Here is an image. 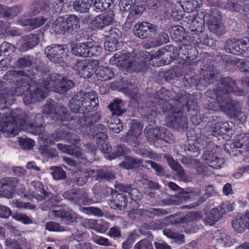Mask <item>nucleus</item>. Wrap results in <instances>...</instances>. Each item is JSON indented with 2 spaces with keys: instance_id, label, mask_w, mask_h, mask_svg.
<instances>
[{
  "instance_id": "obj_1",
  "label": "nucleus",
  "mask_w": 249,
  "mask_h": 249,
  "mask_svg": "<svg viewBox=\"0 0 249 249\" xmlns=\"http://www.w3.org/2000/svg\"><path fill=\"white\" fill-rule=\"evenodd\" d=\"M191 94L181 90L177 93L162 87L156 92L155 98L160 108L167 116L166 124L169 127L177 129L185 128L186 119L182 115L189 109L197 106L196 101H190Z\"/></svg>"
},
{
  "instance_id": "obj_2",
  "label": "nucleus",
  "mask_w": 249,
  "mask_h": 249,
  "mask_svg": "<svg viewBox=\"0 0 249 249\" xmlns=\"http://www.w3.org/2000/svg\"><path fill=\"white\" fill-rule=\"evenodd\" d=\"M90 94L93 95V91L85 93L81 97L76 95L70 100L71 110L78 114L70 120L68 127L76 133L84 132L83 129L93 124V106H92L93 98H89Z\"/></svg>"
},
{
  "instance_id": "obj_3",
  "label": "nucleus",
  "mask_w": 249,
  "mask_h": 249,
  "mask_svg": "<svg viewBox=\"0 0 249 249\" xmlns=\"http://www.w3.org/2000/svg\"><path fill=\"white\" fill-rule=\"evenodd\" d=\"M34 78L32 73L26 71H8L3 79L15 86L5 89L0 94V109L8 108L16 100L15 96L23 93L24 90L29 88V82Z\"/></svg>"
},
{
  "instance_id": "obj_4",
  "label": "nucleus",
  "mask_w": 249,
  "mask_h": 249,
  "mask_svg": "<svg viewBox=\"0 0 249 249\" xmlns=\"http://www.w3.org/2000/svg\"><path fill=\"white\" fill-rule=\"evenodd\" d=\"M220 92L218 89L216 90L218 95L217 99L212 103L205 104L203 111L211 118L214 116L211 115V113L220 110L239 124L246 123L247 115L242 111V107L238 101L231 99L227 100L224 97L220 95Z\"/></svg>"
},
{
  "instance_id": "obj_5",
  "label": "nucleus",
  "mask_w": 249,
  "mask_h": 249,
  "mask_svg": "<svg viewBox=\"0 0 249 249\" xmlns=\"http://www.w3.org/2000/svg\"><path fill=\"white\" fill-rule=\"evenodd\" d=\"M196 20L197 29L202 32L205 29V22L210 32L218 36H222L225 33V26L221 23V14L216 8L210 9L196 10Z\"/></svg>"
},
{
  "instance_id": "obj_6",
  "label": "nucleus",
  "mask_w": 249,
  "mask_h": 249,
  "mask_svg": "<svg viewBox=\"0 0 249 249\" xmlns=\"http://www.w3.org/2000/svg\"><path fill=\"white\" fill-rule=\"evenodd\" d=\"M110 61L127 72H145L148 69L147 62L137 53L125 52L124 50L115 53Z\"/></svg>"
},
{
  "instance_id": "obj_7",
  "label": "nucleus",
  "mask_w": 249,
  "mask_h": 249,
  "mask_svg": "<svg viewBox=\"0 0 249 249\" xmlns=\"http://www.w3.org/2000/svg\"><path fill=\"white\" fill-rule=\"evenodd\" d=\"M144 134L147 140L150 142H155L161 140L168 143H172L174 141V136L167 128L164 127L154 128L151 125L146 126Z\"/></svg>"
},
{
  "instance_id": "obj_8",
  "label": "nucleus",
  "mask_w": 249,
  "mask_h": 249,
  "mask_svg": "<svg viewBox=\"0 0 249 249\" xmlns=\"http://www.w3.org/2000/svg\"><path fill=\"white\" fill-rule=\"evenodd\" d=\"M233 123L231 122H223L221 117L217 116L212 117V121L209 123V130L211 135L218 136L227 135L231 137L232 135Z\"/></svg>"
},
{
  "instance_id": "obj_9",
  "label": "nucleus",
  "mask_w": 249,
  "mask_h": 249,
  "mask_svg": "<svg viewBox=\"0 0 249 249\" xmlns=\"http://www.w3.org/2000/svg\"><path fill=\"white\" fill-rule=\"evenodd\" d=\"M249 39L247 37L241 40L235 38L228 39L225 43L224 48L228 53L249 57Z\"/></svg>"
},
{
  "instance_id": "obj_10",
  "label": "nucleus",
  "mask_w": 249,
  "mask_h": 249,
  "mask_svg": "<svg viewBox=\"0 0 249 249\" xmlns=\"http://www.w3.org/2000/svg\"><path fill=\"white\" fill-rule=\"evenodd\" d=\"M190 101H196L197 106L196 107H195V109H189L188 111H186V112H184L183 114H182L184 117H185L186 119V127L185 128H181V129H177L176 128H173L174 129L178 130V131H185L187 130L188 127V119L187 117L191 115L190 118V120L193 124L195 125H197L201 123L202 122H207L208 123V127L207 130H209V123L212 121V117L210 118L206 114L203 112V113H201L199 109L198 108L199 107L198 106V102L196 99H193L192 98V96L191 95L189 99Z\"/></svg>"
},
{
  "instance_id": "obj_11",
  "label": "nucleus",
  "mask_w": 249,
  "mask_h": 249,
  "mask_svg": "<svg viewBox=\"0 0 249 249\" xmlns=\"http://www.w3.org/2000/svg\"><path fill=\"white\" fill-rule=\"evenodd\" d=\"M42 113L54 121L61 122L69 118L68 111L66 107L51 103H47L43 106Z\"/></svg>"
},
{
  "instance_id": "obj_12",
  "label": "nucleus",
  "mask_w": 249,
  "mask_h": 249,
  "mask_svg": "<svg viewBox=\"0 0 249 249\" xmlns=\"http://www.w3.org/2000/svg\"><path fill=\"white\" fill-rule=\"evenodd\" d=\"M62 196L65 199L79 206L92 204V200L89 197L88 194L81 188H72L65 192Z\"/></svg>"
},
{
  "instance_id": "obj_13",
  "label": "nucleus",
  "mask_w": 249,
  "mask_h": 249,
  "mask_svg": "<svg viewBox=\"0 0 249 249\" xmlns=\"http://www.w3.org/2000/svg\"><path fill=\"white\" fill-rule=\"evenodd\" d=\"M69 50L65 45L53 44L47 47L45 50L46 56L56 63H63L68 56Z\"/></svg>"
},
{
  "instance_id": "obj_14",
  "label": "nucleus",
  "mask_w": 249,
  "mask_h": 249,
  "mask_svg": "<svg viewBox=\"0 0 249 249\" xmlns=\"http://www.w3.org/2000/svg\"><path fill=\"white\" fill-rule=\"evenodd\" d=\"M220 83L222 87H217L216 90L221 92L220 95L224 97L227 100L228 95L231 93L241 96L243 95L244 91L240 89L237 86L235 80L230 77H222L220 79Z\"/></svg>"
},
{
  "instance_id": "obj_15",
  "label": "nucleus",
  "mask_w": 249,
  "mask_h": 249,
  "mask_svg": "<svg viewBox=\"0 0 249 249\" xmlns=\"http://www.w3.org/2000/svg\"><path fill=\"white\" fill-rule=\"evenodd\" d=\"M19 182V178L14 177H5L0 179V196L12 198L17 191Z\"/></svg>"
},
{
  "instance_id": "obj_16",
  "label": "nucleus",
  "mask_w": 249,
  "mask_h": 249,
  "mask_svg": "<svg viewBox=\"0 0 249 249\" xmlns=\"http://www.w3.org/2000/svg\"><path fill=\"white\" fill-rule=\"evenodd\" d=\"M200 74L201 77L200 81L205 85V89L208 85L213 84L217 81L219 71L214 69L213 65L210 62L205 64L203 62L201 67Z\"/></svg>"
},
{
  "instance_id": "obj_17",
  "label": "nucleus",
  "mask_w": 249,
  "mask_h": 249,
  "mask_svg": "<svg viewBox=\"0 0 249 249\" xmlns=\"http://www.w3.org/2000/svg\"><path fill=\"white\" fill-rule=\"evenodd\" d=\"M175 50L176 59L180 58L186 63L196 59L198 53L196 48L189 44H181L179 50L175 47Z\"/></svg>"
},
{
  "instance_id": "obj_18",
  "label": "nucleus",
  "mask_w": 249,
  "mask_h": 249,
  "mask_svg": "<svg viewBox=\"0 0 249 249\" xmlns=\"http://www.w3.org/2000/svg\"><path fill=\"white\" fill-rule=\"evenodd\" d=\"M152 53V64L155 63L154 62L162 57L163 62L162 65H166L170 63L171 61L176 60V50L175 47L173 45H166L163 48Z\"/></svg>"
},
{
  "instance_id": "obj_19",
  "label": "nucleus",
  "mask_w": 249,
  "mask_h": 249,
  "mask_svg": "<svg viewBox=\"0 0 249 249\" xmlns=\"http://www.w3.org/2000/svg\"><path fill=\"white\" fill-rule=\"evenodd\" d=\"M134 33L136 36L142 39L151 37L157 31V27L148 22H142L136 24Z\"/></svg>"
},
{
  "instance_id": "obj_20",
  "label": "nucleus",
  "mask_w": 249,
  "mask_h": 249,
  "mask_svg": "<svg viewBox=\"0 0 249 249\" xmlns=\"http://www.w3.org/2000/svg\"><path fill=\"white\" fill-rule=\"evenodd\" d=\"M142 125L141 123L134 120L131 127L125 136L122 138V141L130 143L131 144H139V136L142 134Z\"/></svg>"
},
{
  "instance_id": "obj_21",
  "label": "nucleus",
  "mask_w": 249,
  "mask_h": 249,
  "mask_svg": "<svg viewBox=\"0 0 249 249\" xmlns=\"http://www.w3.org/2000/svg\"><path fill=\"white\" fill-rule=\"evenodd\" d=\"M29 82V88L24 90L23 93L20 96L24 95L23 100L26 105H29L39 101L41 99L46 98L44 95V91L42 89H40L38 87H36L33 91L28 90L30 89V84ZM20 96V95L19 96Z\"/></svg>"
},
{
  "instance_id": "obj_22",
  "label": "nucleus",
  "mask_w": 249,
  "mask_h": 249,
  "mask_svg": "<svg viewBox=\"0 0 249 249\" xmlns=\"http://www.w3.org/2000/svg\"><path fill=\"white\" fill-rule=\"evenodd\" d=\"M190 73L186 72L184 75L183 79V84L184 86L187 87H194L196 89L202 90L205 89V85L202 84L201 77L197 74H193L195 72L192 73L191 68H189Z\"/></svg>"
},
{
  "instance_id": "obj_23",
  "label": "nucleus",
  "mask_w": 249,
  "mask_h": 249,
  "mask_svg": "<svg viewBox=\"0 0 249 249\" xmlns=\"http://www.w3.org/2000/svg\"><path fill=\"white\" fill-rule=\"evenodd\" d=\"M75 67L80 76L84 78H89L93 74V66L92 63L87 59L78 61Z\"/></svg>"
},
{
  "instance_id": "obj_24",
  "label": "nucleus",
  "mask_w": 249,
  "mask_h": 249,
  "mask_svg": "<svg viewBox=\"0 0 249 249\" xmlns=\"http://www.w3.org/2000/svg\"><path fill=\"white\" fill-rule=\"evenodd\" d=\"M114 21V14L113 12H106L94 18V27L101 29L106 26L112 24Z\"/></svg>"
},
{
  "instance_id": "obj_25",
  "label": "nucleus",
  "mask_w": 249,
  "mask_h": 249,
  "mask_svg": "<svg viewBox=\"0 0 249 249\" xmlns=\"http://www.w3.org/2000/svg\"><path fill=\"white\" fill-rule=\"evenodd\" d=\"M57 148L63 152L72 155L78 158H81L87 161V159L85 158L84 154L82 152L80 147L75 144L66 145L62 143H58L57 145Z\"/></svg>"
},
{
  "instance_id": "obj_26",
  "label": "nucleus",
  "mask_w": 249,
  "mask_h": 249,
  "mask_svg": "<svg viewBox=\"0 0 249 249\" xmlns=\"http://www.w3.org/2000/svg\"><path fill=\"white\" fill-rule=\"evenodd\" d=\"M145 9V2L143 0H135L132 3V8L129 12L126 18V22L132 23L137 18V16L141 14Z\"/></svg>"
},
{
  "instance_id": "obj_27",
  "label": "nucleus",
  "mask_w": 249,
  "mask_h": 249,
  "mask_svg": "<svg viewBox=\"0 0 249 249\" xmlns=\"http://www.w3.org/2000/svg\"><path fill=\"white\" fill-rule=\"evenodd\" d=\"M202 158L205 162L213 169H220L224 164V159L215 156L212 151H206Z\"/></svg>"
},
{
  "instance_id": "obj_28",
  "label": "nucleus",
  "mask_w": 249,
  "mask_h": 249,
  "mask_svg": "<svg viewBox=\"0 0 249 249\" xmlns=\"http://www.w3.org/2000/svg\"><path fill=\"white\" fill-rule=\"evenodd\" d=\"M55 217L60 219L62 223L70 224L77 221V217L72 213L63 208L59 207L58 209L53 211Z\"/></svg>"
},
{
  "instance_id": "obj_29",
  "label": "nucleus",
  "mask_w": 249,
  "mask_h": 249,
  "mask_svg": "<svg viewBox=\"0 0 249 249\" xmlns=\"http://www.w3.org/2000/svg\"><path fill=\"white\" fill-rule=\"evenodd\" d=\"M73 54L83 57H90L93 55L92 47H89L87 43H76L71 48Z\"/></svg>"
},
{
  "instance_id": "obj_30",
  "label": "nucleus",
  "mask_w": 249,
  "mask_h": 249,
  "mask_svg": "<svg viewBox=\"0 0 249 249\" xmlns=\"http://www.w3.org/2000/svg\"><path fill=\"white\" fill-rule=\"evenodd\" d=\"M129 197L123 193L114 194L112 193V199L110 202V206L113 209L120 210H124L126 207Z\"/></svg>"
},
{
  "instance_id": "obj_31",
  "label": "nucleus",
  "mask_w": 249,
  "mask_h": 249,
  "mask_svg": "<svg viewBox=\"0 0 249 249\" xmlns=\"http://www.w3.org/2000/svg\"><path fill=\"white\" fill-rule=\"evenodd\" d=\"M57 77L59 82L56 83L54 86L56 92L61 94H65L74 86V83L73 81L68 79L67 77H62L60 74H58Z\"/></svg>"
},
{
  "instance_id": "obj_32",
  "label": "nucleus",
  "mask_w": 249,
  "mask_h": 249,
  "mask_svg": "<svg viewBox=\"0 0 249 249\" xmlns=\"http://www.w3.org/2000/svg\"><path fill=\"white\" fill-rule=\"evenodd\" d=\"M96 144L98 148L104 153H110L112 147L108 142V136L104 132L96 133Z\"/></svg>"
},
{
  "instance_id": "obj_33",
  "label": "nucleus",
  "mask_w": 249,
  "mask_h": 249,
  "mask_svg": "<svg viewBox=\"0 0 249 249\" xmlns=\"http://www.w3.org/2000/svg\"><path fill=\"white\" fill-rule=\"evenodd\" d=\"M23 43L21 45V49L24 51L32 49L38 45L39 42V38L37 35L30 34L23 36L21 37Z\"/></svg>"
},
{
  "instance_id": "obj_34",
  "label": "nucleus",
  "mask_w": 249,
  "mask_h": 249,
  "mask_svg": "<svg viewBox=\"0 0 249 249\" xmlns=\"http://www.w3.org/2000/svg\"><path fill=\"white\" fill-rule=\"evenodd\" d=\"M190 39L193 41L196 47L199 48H203V45L207 46H212L214 40L213 38L204 36V30L202 32L198 33L197 35L190 36Z\"/></svg>"
},
{
  "instance_id": "obj_35",
  "label": "nucleus",
  "mask_w": 249,
  "mask_h": 249,
  "mask_svg": "<svg viewBox=\"0 0 249 249\" xmlns=\"http://www.w3.org/2000/svg\"><path fill=\"white\" fill-rule=\"evenodd\" d=\"M182 20L183 22L186 23L184 24L186 28L188 29V33L190 34V36L197 35L198 33L201 32V30L197 29V25L196 23V20L193 15H191L189 13L184 14Z\"/></svg>"
},
{
  "instance_id": "obj_36",
  "label": "nucleus",
  "mask_w": 249,
  "mask_h": 249,
  "mask_svg": "<svg viewBox=\"0 0 249 249\" xmlns=\"http://www.w3.org/2000/svg\"><path fill=\"white\" fill-rule=\"evenodd\" d=\"M94 74L98 80L107 81L114 77V72L108 67L99 66L96 67V64H94Z\"/></svg>"
},
{
  "instance_id": "obj_37",
  "label": "nucleus",
  "mask_w": 249,
  "mask_h": 249,
  "mask_svg": "<svg viewBox=\"0 0 249 249\" xmlns=\"http://www.w3.org/2000/svg\"><path fill=\"white\" fill-rule=\"evenodd\" d=\"M169 32L171 38L175 42H181L185 38V30L181 26L173 25L169 29Z\"/></svg>"
},
{
  "instance_id": "obj_38",
  "label": "nucleus",
  "mask_w": 249,
  "mask_h": 249,
  "mask_svg": "<svg viewBox=\"0 0 249 249\" xmlns=\"http://www.w3.org/2000/svg\"><path fill=\"white\" fill-rule=\"evenodd\" d=\"M222 217V213L217 208H213L210 211L204 213V219L205 222L210 225H213Z\"/></svg>"
},
{
  "instance_id": "obj_39",
  "label": "nucleus",
  "mask_w": 249,
  "mask_h": 249,
  "mask_svg": "<svg viewBox=\"0 0 249 249\" xmlns=\"http://www.w3.org/2000/svg\"><path fill=\"white\" fill-rule=\"evenodd\" d=\"M130 151L124 144H119L114 147L113 151L108 153L106 158L112 160L117 158L129 154Z\"/></svg>"
},
{
  "instance_id": "obj_40",
  "label": "nucleus",
  "mask_w": 249,
  "mask_h": 249,
  "mask_svg": "<svg viewBox=\"0 0 249 249\" xmlns=\"http://www.w3.org/2000/svg\"><path fill=\"white\" fill-rule=\"evenodd\" d=\"M67 16L57 18L52 25V28L54 32L59 35L67 33Z\"/></svg>"
},
{
  "instance_id": "obj_41",
  "label": "nucleus",
  "mask_w": 249,
  "mask_h": 249,
  "mask_svg": "<svg viewBox=\"0 0 249 249\" xmlns=\"http://www.w3.org/2000/svg\"><path fill=\"white\" fill-rule=\"evenodd\" d=\"M124 107V102L121 99L115 98L108 106V108L113 115L122 116L126 112Z\"/></svg>"
},
{
  "instance_id": "obj_42",
  "label": "nucleus",
  "mask_w": 249,
  "mask_h": 249,
  "mask_svg": "<svg viewBox=\"0 0 249 249\" xmlns=\"http://www.w3.org/2000/svg\"><path fill=\"white\" fill-rule=\"evenodd\" d=\"M96 179L99 180L110 181L116 178L114 172L110 167H104L96 171Z\"/></svg>"
},
{
  "instance_id": "obj_43",
  "label": "nucleus",
  "mask_w": 249,
  "mask_h": 249,
  "mask_svg": "<svg viewBox=\"0 0 249 249\" xmlns=\"http://www.w3.org/2000/svg\"><path fill=\"white\" fill-rule=\"evenodd\" d=\"M93 0H76L73 3L74 9L80 13H87L89 11Z\"/></svg>"
},
{
  "instance_id": "obj_44",
  "label": "nucleus",
  "mask_w": 249,
  "mask_h": 249,
  "mask_svg": "<svg viewBox=\"0 0 249 249\" xmlns=\"http://www.w3.org/2000/svg\"><path fill=\"white\" fill-rule=\"evenodd\" d=\"M68 25L67 26V33L72 34L73 32H77L80 27L79 18L78 17L70 15L67 16Z\"/></svg>"
},
{
  "instance_id": "obj_45",
  "label": "nucleus",
  "mask_w": 249,
  "mask_h": 249,
  "mask_svg": "<svg viewBox=\"0 0 249 249\" xmlns=\"http://www.w3.org/2000/svg\"><path fill=\"white\" fill-rule=\"evenodd\" d=\"M202 5L201 0H187L181 6L184 11L186 13H190L197 10Z\"/></svg>"
},
{
  "instance_id": "obj_46",
  "label": "nucleus",
  "mask_w": 249,
  "mask_h": 249,
  "mask_svg": "<svg viewBox=\"0 0 249 249\" xmlns=\"http://www.w3.org/2000/svg\"><path fill=\"white\" fill-rule=\"evenodd\" d=\"M166 159L169 166L177 173L178 176L180 178L184 176V170L182 166L177 161L175 160L174 158L170 155L167 156Z\"/></svg>"
},
{
  "instance_id": "obj_47",
  "label": "nucleus",
  "mask_w": 249,
  "mask_h": 249,
  "mask_svg": "<svg viewBox=\"0 0 249 249\" xmlns=\"http://www.w3.org/2000/svg\"><path fill=\"white\" fill-rule=\"evenodd\" d=\"M200 189H193L189 192L185 191L180 192V196L181 197L182 202L183 201H190L192 200L197 199L201 196Z\"/></svg>"
},
{
  "instance_id": "obj_48",
  "label": "nucleus",
  "mask_w": 249,
  "mask_h": 249,
  "mask_svg": "<svg viewBox=\"0 0 249 249\" xmlns=\"http://www.w3.org/2000/svg\"><path fill=\"white\" fill-rule=\"evenodd\" d=\"M166 214V211L162 209L150 208L149 209H142L141 215L148 218H154L155 216Z\"/></svg>"
},
{
  "instance_id": "obj_49",
  "label": "nucleus",
  "mask_w": 249,
  "mask_h": 249,
  "mask_svg": "<svg viewBox=\"0 0 249 249\" xmlns=\"http://www.w3.org/2000/svg\"><path fill=\"white\" fill-rule=\"evenodd\" d=\"M234 147L245 148L249 152V133H241L237 135L234 144Z\"/></svg>"
},
{
  "instance_id": "obj_50",
  "label": "nucleus",
  "mask_w": 249,
  "mask_h": 249,
  "mask_svg": "<svg viewBox=\"0 0 249 249\" xmlns=\"http://www.w3.org/2000/svg\"><path fill=\"white\" fill-rule=\"evenodd\" d=\"M19 12V8L17 6L7 8L0 5V18H10L16 17Z\"/></svg>"
},
{
  "instance_id": "obj_51",
  "label": "nucleus",
  "mask_w": 249,
  "mask_h": 249,
  "mask_svg": "<svg viewBox=\"0 0 249 249\" xmlns=\"http://www.w3.org/2000/svg\"><path fill=\"white\" fill-rule=\"evenodd\" d=\"M32 186L35 188L36 191L42 195H39L37 199L41 201L45 200V197L48 196L49 193L45 189L44 184L39 181H33L31 182Z\"/></svg>"
},
{
  "instance_id": "obj_52",
  "label": "nucleus",
  "mask_w": 249,
  "mask_h": 249,
  "mask_svg": "<svg viewBox=\"0 0 249 249\" xmlns=\"http://www.w3.org/2000/svg\"><path fill=\"white\" fill-rule=\"evenodd\" d=\"M194 168L196 169L197 174L203 177H208L211 175V171L209 167L201 163L197 160H194Z\"/></svg>"
},
{
  "instance_id": "obj_53",
  "label": "nucleus",
  "mask_w": 249,
  "mask_h": 249,
  "mask_svg": "<svg viewBox=\"0 0 249 249\" xmlns=\"http://www.w3.org/2000/svg\"><path fill=\"white\" fill-rule=\"evenodd\" d=\"M140 164V160L131 156L125 157V160L119 164L121 167L126 169H132Z\"/></svg>"
},
{
  "instance_id": "obj_54",
  "label": "nucleus",
  "mask_w": 249,
  "mask_h": 249,
  "mask_svg": "<svg viewBox=\"0 0 249 249\" xmlns=\"http://www.w3.org/2000/svg\"><path fill=\"white\" fill-rule=\"evenodd\" d=\"M232 226L238 232H243L246 228H248L245 218H244L242 217H240L233 220L232 221Z\"/></svg>"
},
{
  "instance_id": "obj_55",
  "label": "nucleus",
  "mask_w": 249,
  "mask_h": 249,
  "mask_svg": "<svg viewBox=\"0 0 249 249\" xmlns=\"http://www.w3.org/2000/svg\"><path fill=\"white\" fill-rule=\"evenodd\" d=\"M40 153L44 156L49 158L56 157L57 152L55 148H53L47 145H40L39 148Z\"/></svg>"
},
{
  "instance_id": "obj_56",
  "label": "nucleus",
  "mask_w": 249,
  "mask_h": 249,
  "mask_svg": "<svg viewBox=\"0 0 249 249\" xmlns=\"http://www.w3.org/2000/svg\"><path fill=\"white\" fill-rule=\"evenodd\" d=\"M186 135L189 141L197 143L199 142L201 136L200 129L194 128L189 130L186 133Z\"/></svg>"
},
{
  "instance_id": "obj_57",
  "label": "nucleus",
  "mask_w": 249,
  "mask_h": 249,
  "mask_svg": "<svg viewBox=\"0 0 249 249\" xmlns=\"http://www.w3.org/2000/svg\"><path fill=\"white\" fill-rule=\"evenodd\" d=\"M112 1V0H95L94 11L99 12L107 10L110 7Z\"/></svg>"
},
{
  "instance_id": "obj_58",
  "label": "nucleus",
  "mask_w": 249,
  "mask_h": 249,
  "mask_svg": "<svg viewBox=\"0 0 249 249\" xmlns=\"http://www.w3.org/2000/svg\"><path fill=\"white\" fill-rule=\"evenodd\" d=\"M50 169L53 171L52 175L54 179L60 180L66 178V173L62 168L58 166H52Z\"/></svg>"
},
{
  "instance_id": "obj_59",
  "label": "nucleus",
  "mask_w": 249,
  "mask_h": 249,
  "mask_svg": "<svg viewBox=\"0 0 249 249\" xmlns=\"http://www.w3.org/2000/svg\"><path fill=\"white\" fill-rule=\"evenodd\" d=\"M14 45L4 41L0 46V55L8 56L14 52Z\"/></svg>"
},
{
  "instance_id": "obj_60",
  "label": "nucleus",
  "mask_w": 249,
  "mask_h": 249,
  "mask_svg": "<svg viewBox=\"0 0 249 249\" xmlns=\"http://www.w3.org/2000/svg\"><path fill=\"white\" fill-rule=\"evenodd\" d=\"M55 141H58L61 140L65 139L66 138L69 139V133L68 131V128L65 127H61L58 128L54 133H53Z\"/></svg>"
},
{
  "instance_id": "obj_61",
  "label": "nucleus",
  "mask_w": 249,
  "mask_h": 249,
  "mask_svg": "<svg viewBox=\"0 0 249 249\" xmlns=\"http://www.w3.org/2000/svg\"><path fill=\"white\" fill-rule=\"evenodd\" d=\"M161 202L163 205H179L182 203V200L180 194H178L177 196H172L170 197L162 199Z\"/></svg>"
},
{
  "instance_id": "obj_62",
  "label": "nucleus",
  "mask_w": 249,
  "mask_h": 249,
  "mask_svg": "<svg viewBox=\"0 0 249 249\" xmlns=\"http://www.w3.org/2000/svg\"><path fill=\"white\" fill-rule=\"evenodd\" d=\"M202 218L201 213L199 212H191L189 213L186 216L183 218V222H188L186 223V226L189 225V224L191 225L194 223V220H199Z\"/></svg>"
},
{
  "instance_id": "obj_63",
  "label": "nucleus",
  "mask_w": 249,
  "mask_h": 249,
  "mask_svg": "<svg viewBox=\"0 0 249 249\" xmlns=\"http://www.w3.org/2000/svg\"><path fill=\"white\" fill-rule=\"evenodd\" d=\"M33 64V57L29 55H25L22 57H19L17 61V65L19 68L30 67Z\"/></svg>"
},
{
  "instance_id": "obj_64",
  "label": "nucleus",
  "mask_w": 249,
  "mask_h": 249,
  "mask_svg": "<svg viewBox=\"0 0 249 249\" xmlns=\"http://www.w3.org/2000/svg\"><path fill=\"white\" fill-rule=\"evenodd\" d=\"M135 249H153L151 241L144 238L138 242L134 246Z\"/></svg>"
}]
</instances>
